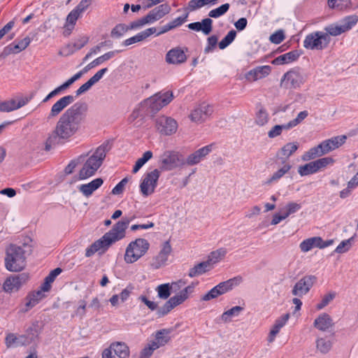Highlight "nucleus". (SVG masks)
<instances>
[{
	"label": "nucleus",
	"mask_w": 358,
	"mask_h": 358,
	"mask_svg": "<svg viewBox=\"0 0 358 358\" xmlns=\"http://www.w3.org/2000/svg\"><path fill=\"white\" fill-rule=\"evenodd\" d=\"M87 106L75 103L69 108L59 118L55 127L45 142V150L49 151L61 141H69L80 129Z\"/></svg>",
	"instance_id": "f257e3e1"
},
{
	"label": "nucleus",
	"mask_w": 358,
	"mask_h": 358,
	"mask_svg": "<svg viewBox=\"0 0 358 358\" xmlns=\"http://www.w3.org/2000/svg\"><path fill=\"white\" fill-rule=\"evenodd\" d=\"M134 218V216L131 218L123 217L120 221L115 224L108 232L106 233L101 238L94 242L86 249L85 257H90L96 252L102 254L113 243L122 239L125 236V230Z\"/></svg>",
	"instance_id": "f03ea898"
},
{
	"label": "nucleus",
	"mask_w": 358,
	"mask_h": 358,
	"mask_svg": "<svg viewBox=\"0 0 358 358\" xmlns=\"http://www.w3.org/2000/svg\"><path fill=\"white\" fill-rule=\"evenodd\" d=\"M346 139L347 136L345 135H341L325 140L318 145L306 152L302 155V159L303 161H309L317 157L326 155L343 145Z\"/></svg>",
	"instance_id": "7ed1b4c3"
},
{
	"label": "nucleus",
	"mask_w": 358,
	"mask_h": 358,
	"mask_svg": "<svg viewBox=\"0 0 358 358\" xmlns=\"http://www.w3.org/2000/svg\"><path fill=\"white\" fill-rule=\"evenodd\" d=\"M26 245L18 246L9 245L6 250L5 266L11 272H18L24 269L26 265L24 248Z\"/></svg>",
	"instance_id": "20e7f679"
},
{
	"label": "nucleus",
	"mask_w": 358,
	"mask_h": 358,
	"mask_svg": "<svg viewBox=\"0 0 358 358\" xmlns=\"http://www.w3.org/2000/svg\"><path fill=\"white\" fill-rule=\"evenodd\" d=\"M107 145H102L96 148L95 152L87 158L83 168L79 171L80 180L87 179L95 174L102 164L106 155Z\"/></svg>",
	"instance_id": "39448f33"
},
{
	"label": "nucleus",
	"mask_w": 358,
	"mask_h": 358,
	"mask_svg": "<svg viewBox=\"0 0 358 358\" xmlns=\"http://www.w3.org/2000/svg\"><path fill=\"white\" fill-rule=\"evenodd\" d=\"M173 99L172 92H159L145 99L142 103V107L145 108L147 113L155 114L163 107L167 106Z\"/></svg>",
	"instance_id": "423d86ee"
},
{
	"label": "nucleus",
	"mask_w": 358,
	"mask_h": 358,
	"mask_svg": "<svg viewBox=\"0 0 358 358\" xmlns=\"http://www.w3.org/2000/svg\"><path fill=\"white\" fill-rule=\"evenodd\" d=\"M150 248L149 242L142 238H136L129 243L124 254V261L127 264H133L144 256Z\"/></svg>",
	"instance_id": "0eeeda50"
},
{
	"label": "nucleus",
	"mask_w": 358,
	"mask_h": 358,
	"mask_svg": "<svg viewBox=\"0 0 358 358\" xmlns=\"http://www.w3.org/2000/svg\"><path fill=\"white\" fill-rule=\"evenodd\" d=\"M159 165L162 171H172L185 166L184 157L179 152L166 150L159 156Z\"/></svg>",
	"instance_id": "6e6552de"
},
{
	"label": "nucleus",
	"mask_w": 358,
	"mask_h": 358,
	"mask_svg": "<svg viewBox=\"0 0 358 358\" xmlns=\"http://www.w3.org/2000/svg\"><path fill=\"white\" fill-rule=\"evenodd\" d=\"M243 282V278L240 275L231 278L224 282L219 283L217 285L212 288L208 293L203 295L202 301H210L215 299L219 296L231 290L234 287L238 286Z\"/></svg>",
	"instance_id": "1a4fd4ad"
},
{
	"label": "nucleus",
	"mask_w": 358,
	"mask_h": 358,
	"mask_svg": "<svg viewBox=\"0 0 358 358\" xmlns=\"http://www.w3.org/2000/svg\"><path fill=\"white\" fill-rule=\"evenodd\" d=\"M331 38L324 31H314L308 34L303 41V47L311 50H322L329 44Z\"/></svg>",
	"instance_id": "9d476101"
},
{
	"label": "nucleus",
	"mask_w": 358,
	"mask_h": 358,
	"mask_svg": "<svg viewBox=\"0 0 358 358\" xmlns=\"http://www.w3.org/2000/svg\"><path fill=\"white\" fill-rule=\"evenodd\" d=\"M358 22V16L357 15H348L342 19L337 23H334L327 26L324 28L326 34L328 36H337L343 33L350 30Z\"/></svg>",
	"instance_id": "9b49d317"
},
{
	"label": "nucleus",
	"mask_w": 358,
	"mask_h": 358,
	"mask_svg": "<svg viewBox=\"0 0 358 358\" xmlns=\"http://www.w3.org/2000/svg\"><path fill=\"white\" fill-rule=\"evenodd\" d=\"M306 80V75L299 69H292L285 73L280 81L281 87L287 89L300 87Z\"/></svg>",
	"instance_id": "f8f14e48"
},
{
	"label": "nucleus",
	"mask_w": 358,
	"mask_h": 358,
	"mask_svg": "<svg viewBox=\"0 0 358 358\" xmlns=\"http://www.w3.org/2000/svg\"><path fill=\"white\" fill-rule=\"evenodd\" d=\"M160 171L157 169L147 173L140 184V190L144 196L152 194L157 185Z\"/></svg>",
	"instance_id": "ddd939ff"
},
{
	"label": "nucleus",
	"mask_w": 358,
	"mask_h": 358,
	"mask_svg": "<svg viewBox=\"0 0 358 358\" xmlns=\"http://www.w3.org/2000/svg\"><path fill=\"white\" fill-rule=\"evenodd\" d=\"M29 279L27 273L12 275L7 278L3 284V290L6 293L17 292L21 287L25 284Z\"/></svg>",
	"instance_id": "4468645a"
},
{
	"label": "nucleus",
	"mask_w": 358,
	"mask_h": 358,
	"mask_svg": "<svg viewBox=\"0 0 358 358\" xmlns=\"http://www.w3.org/2000/svg\"><path fill=\"white\" fill-rule=\"evenodd\" d=\"M129 349L122 342L112 343L110 347L103 350L102 358H129Z\"/></svg>",
	"instance_id": "2eb2a0df"
},
{
	"label": "nucleus",
	"mask_w": 358,
	"mask_h": 358,
	"mask_svg": "<svg viewBox=\"0 0 358 358\" xmlns=\"http://www.w3.org/2000/svg\"><path fill=\"white\" fill-rule=\"evenodd\" d=\"M155 124L157 131L163 135H171L178 129L177 122L173 118L165 115L156 118Z\"/></svg>",
	"instance_id": "dca6fc26"
},
{
	"label": "nucleus",
	"mask_w": 358,
	"mask_h": 358,
	"mask_svg": "<svg viewBox=\"0 0 358 358\" xmlns=\"http://www.w3.org/2000/svg\"><path fill=\"white\" fill-rule=\"evenodd\" d=\"M211 106L206 103H202L191 110L189 117L190 120L196 124L205 122L213 113Z\"/></svg>",
	"instance_id": "f3484780"
},
{
	"label": "nucleus",
	"mask_w": 358,
	"mask_h": 358,
	"mask_svg": "<svg viewBox=\"0 0 358 358\" xmlns=\"http://www.w3.org/2000/svg\"><path fill=\"white\" fill-rule=\"evenodd\" d=\"M316 280L317 278L313 275L303 277L294 285L292 294L299 297L306 295L315 283Z\"/></svg>",
	"instance_id": "a211bd4d"
},
{
	"label": "nucleus",
	"mask_w": 358,
	"mask_h": 358,
	"mask_svg": "<svg viewBox=\"0 0 358 358\" xmlns=\"http://www.w3.org/2000/svg\"><path fill=\"white\" fill-rule=\"evenodd\" d=\"M75 98L72 95H66L59 99L51 107L48 118L57 117L66 108L73 103Z\"/></svg>",
	"instance_id": "6ab92c4d"
},
{
	"label": "nucleus",
	"mask_w": 358,
	"mask_h": 358,
	"mask_svg": "<svg viewBox=\"0 0 358 358\" xmlns=\"http://www.w3.org/2000/svg\"><path fill=\"white\" fill-rule=\"evenodd\" d=\"M171 251L172 248L169 241H165L158 255L153 258L151 266L155 269H158L165 266Z\"/></svg>",
	"instance_id": "aec40b11"
},
{
	"label": "nucleus",
	"mask_w": 358,
	"mask_h": 358,
	"mask_svg": "<svg viewBox=\"0 0 358 358\" xmlns=\"http://www.w3.org/2000/svg\"><path fill=\"white\" fill-rule=\"evenodd\" d=\"M212 145H208L190 154L186 159L184 158L185 166L198 164L212 151Z\"/></svg>",
	"instance_id": "412c9836"
},
{
	"label": "nucleus",
	"mask_w": 358,
	"mask_h": 358,
	"mask_svg": "<svg viewBox=\"0 0 358 358\" xmlns=\"http://www.w3.org/2000/svg\"><path fill=\"white\" fill-rule=\"evenodd\" d=\"M271 72V67L270 66H259L247 72L245 78L249 82H255L267 77Z\"/></svg>",
	"instance_id": "4be33fe9"
},
{
	"label": "nucleus",
	"mask_w": 358,
	"mask_h": 358,
	"mask_svg": "<svg viewBox=\"0 0 358 358\" xmlns=\"http://www.w3.org/2000/svg\"><path fill=\"white\" fill-rule=\"evenodd\" d=\"M334 325L331 317L327 313H321L315 320L313 326L317 329L325 332L328 331Z\"/></svg>",
	"instance_id": "5701e85b"
},
{
	"label": "nucleus",
	"mask_w": 358,
	"mask_h": 358,
	"mask_svg": "<svg viewBox=\"0 0 358 358\" xmlns=\"http://www.w3.org/2000/svg\"><path fill=\"white\" fill-rule=\"evenodd\" d=\"M45 296L41 290H36L29 293L24 299V307L22 308L23 312H27L36 304L39 303Z\"/></svg>",
	"instance_id": "b1692460"
},
{
	"label": "nucleus",
	"mask_w": 358,
	"mask_h": 358,
	"mask_svg": "<svg viewBox=\"0 0 358 358\" xmlns=\"http://www.w3.org/2000/svg\"><path fill=\"white\" fill-rule=\"evenodd\" d=\"M187 57L184 51L180 48L170 50L166 55V62L172 64H180L185 62Z\"/></svg>",
	"instance_id": "393cba45"
},
{
	"label": "nucleus",
	"mask_w": 358,
	"mask_h": 358,
	"mask_svg": "<svg viewBox=\"0 0 358 358\" xmlns=\"http://www.w3.org/2000/svg\"><path fill=\"white\" fill-rule=\"evenodd\" d=\"M187 27L191 30L202 31L203 34L208 35L213 29V20L210 18H205L201 22L190 23Z\"/></svg>",
	"instance_id": "a878e982"
},
{
	"label": "nucleus",
	"mask_w": 358,
	"mask_h": 358,
	"mask_svg": "<svg viewBox=\"0 0 358 358\" xmlns=\"http://www.w3.org/2000/svg\"><path fill=\"white\" fill-rule=\"evenodd\" d=\"M170 11L171 7L168 4L164 3L150 10L147 15V18L151 23H153L169 13Z\"/></svg>",
	"instance_id": "bb28decb"
},
{
	"label": "nucleus",
	"mask_w": 358,
	"mask_h": 358,
	"mask_svg": "<svg viewBox=\"0 0 358 358\" xmlns=\"http://www.w3.org/2000/svg\"><path fill=\"white\" fill-rule=\"evenodd\" d=\"M5 344L7 348H14L29 345V341H27V338L24 334L16 335L13 333H9L6 335L5 338Z\"/></svg>",
	"instance_id": "cd10ccee"
},
{
	"label": "nucleus",
	"mask_w": 358,
	"mask_h": 358,
	"mask_svg": "<svg viewBox=\"0 0 358 358\" xmlns=\"http://www.w3.org/2000/svg\"><path fill=\"white\" fill-rule=\"evenodd\" d=\"M81 14H80L78 11L73 9L67 15L66 19V22L64 26V31L63 34L65 36H69L72 31L73 30L76 21L79 17H81Z\"/></svg>",
	"instance_id": "c85d7f7f"
},
{
	"label": "nucleus",
	"mask_w": 358,
	"mask_h": 358,
	"mask_svg": "<svg viewBox=\"0 0 358 358\" xmlns=\"http://www.w3.org/2000/svg\"><path fill=\"white\" fill-rule=\"evenodd\" d=\"M103 181L101 178H98L89 183L83 184L78 187V190L86 197L91 196L94 191L99 188Z\"/></svg>",
	"instance_id": "c756f323"
},
{
	"label": "nucleus",
	"mask_w": 358,
	"mask_h": 358,
	"mask_svg": "<svg viewBox=\"0 0 358 358\" xmlns=\"http://www.w3.org/2000/svg\"><path fill=\"white\" fill-rule=\"evenodd\" d=\"M169 334V330L166 329H161L156 332L155 339L150 343H151L156 349L164 346L170 341Z\"/></svg>",
	"instance_id": "7c9ffc66"
},
{
	"label": "nucleus",
	"mask_w": 358,
	"mask_h": 358,
	"mask_svg": "<svg viewBox=\"0 0 358 358\" xmlns=\"http://www.w3.org/2000/svg\"><path fill=\"white\" fill-rule=\"evenodd\" d=\"M156 31H157L156 28H155V27L148 28V29L137 34L136 35L124 41L123 45L129 46L134 43L141 42V41H143L144 39L147 38L148 37H149L150 36H151L152 34H155L156 32Z\"/></svg>",
	"instance_id": "2f4dec72"
},
{
	"label": "nucleus",
	"mask_w": 358,
	"mask_h": 358,
	"mask_svg": "<svg viewBox=\"0 0 358 358\" xmlns=\"http://www.w3.org/2000/svg\"><path fill=\"white\" fill-rule=\"evenodd\" d=\"M31 43V38L26 36L23 39L18 41L16 44H10L5 48L4 52L6 55L17 54L24 50Z\"/></svg>",
	"instance_id": "473e14b6"
},
{
	"label": "nucleus",
	"mask_w": 358,
	"mask_h": 358,
	"mask_svg": "<svg viewBox=\"0 0 358 358\" xmlns=\"http://www.w3.org/2000/svg\"><path fill=\"white\" fill-rule=\"evenodd\" d=\"M41 330V328L38 321L34 322L25 329L24 336H25L27 341H29V344L34 342L38 338Z\"/></svg>",
	"instance_id": "72a5a7b5"
},
{
	"label": "nucleus",
	"mask_w": 358,
	"mask_h": 358,
	"mask_svg": "<svg viewBox=\"0 0 358 358\" xmlns=\"http://www.w3.org/2000/svg\"><path fill=\"white\" fill-rule=\"evenodd\" d=\"M299 53L296 50L290 51L275 58L272 61V64L274 65H282L289 64L296 60L299 57Z\"/></svg>",
	"instance_id": "f704fd0d"
},
{
	"label": "nucleus",
	"mask_w": 358,
	"mask_h": 358,
	"mask_svg": "<svg viewBox=\"0 0 358 358\" xmlns=\"http://www.w3.org/2000/svg\"><path fill=\"white\" fill-rule=\"evenodd\" d=\"M76 80L71 77L68 79L66 82H64L61 85L57 87L52 91H51L42 101V103H46L51 99L54 98L56 96L59 95L63 92L66 90L73 83H74Z\"/></svg>",
	"instance_id": "c9c22d12"
},
{
	"label": "nucleus",
	"mask_w": 358,
	"mask_h": 358,
	"mask_svg": "<svg viewBox=\"0 0 358 358\" xmlns=\"http://www.w3.org/2000/svg\"><path fill=\"white\" fill-rule=\"evenodd\" d=\"M119 52H120V50H115L109 51V52L103 54V55H101V56L97 57L96 59H95L94 60H93L91 63L88 64L85 67V71H88L90 69H92L96 66H99V65L103 64V62L110 59L111 58L114 57L115 56V55L118 54Z\"/></svg>",
	"instance_id": "e433bc0d"
},
{
	"label": "nucleus",
	"mask_w": 358,
	"mask_h": 358,
	"mask_svg": "<svg viewBox=\"0 0 358 358\" xmlns=\"http://www.w3.org/2000/svg\"><path fill=\"white\" fill-rule=\"evenodd\" d=\"M292 166L289 163L283 162V166L275 171L265 182L266 185H271L279 181L291 169Z\"/></svg>",
	"instance_id": "4c0bfd02"
},
{
	"label": "nucleus",
	"mask_w": 358,
	"mask_h": 358,
	"mask_svg": "<svg viewBox=\"0 0 358 358\" xmlns=\"http://www.w3.org/2000/svg\"><path fill=\"white\" fill-rule=\"evenodd\" d=\"M321 237L315 236L303 240L299 245V248L303 252H308L314 248H320Z\"/></svg>",
	"instance_id": "58836bf2"
},
{
	"label": "nucleus",
	"mask_w": 358,
	"mask_h": 358,
	"mask_svg": "<svg viewBox=\"0 0 358 358\" xmlns=\"http://www.w3.org/2000/svg\"><path fill=\"white\" fill-rule=\"evenodd\" d=\"M299 144L296 142L287 143L279 150L278 155L281 159H287L298 149Z\"/></svg>",
	"instance_id": "ea45409f"
},
{
	"label": "nucleus",
	"mask_w": 358,
	"mask_h": 358,
	"mask_svg": "<svg viewBox=\"0 0 358 358\" xmlns=\"http://www.w3.org/2000/svg\"><path fill=\"white\" fill-rule=\"evenodd\" d=\"M332 345V341L325 337H319L315 341L316 349L322 354H327L331 350Z\"/></svg>",
	"instance_id": "a19ab883"
},
{
	"label": "nucleus",
	"mask_w": 358,
	"mask_h": 358,
	"mask_svg": "<svg viewBox=\"0 0 358 358\" xmlns=\"http://www.w3.org/2000/svg\"><path fill=\"white\" fill-rule=\"evenodd\" d=\"M243 310V308L239 306H234L231 308L224 311L221 317V320L224 323H228L231 321V319L238 317Z\"/></svg>",
	"instance_id": "79ce46f5"
},
{
	"label": "nucleus",
	"mask_w": 358,
	"mask_h": 358,
	"mask_svg": "<svg viewBox=\"0 0 358 358\" xmlns=\"http://www.w3.org/2000/svg\"><path fill=\"white\" fill-rule=\"evenodd\" d=\"M178 305H180V303L173 296H172L164 304L162 308L157 310V315L159 317H163L167 315L173 308Z\"/></svg>",
	"instance_id": "37998d69"
},
{
	"label": "nucleus",
	"mask_w": 358,
	"mask_h": 358,
	"mask_svg": "<svg viewBox=\"0 0 358 358\" xmlns=\"http://www.w3.org/2000/svg\"><path fill=\"white\" fill-rule=\"evenodd\" d=\"M210 269L209 262H203L196 265H195L193 268H190L189 271L188 275L190 278H194L196 276H199L206 273Z\"/></svg>",
	"instance_id": "c03bdc74"
},
{
	"label": "nucleus",
	"mask_w": 358,
	"mask_h": 358,
	"mask_svg": "<svg viewBox=\"0 0 358 358\" xmlns=\"http://www.w3.org/2000/svg\"><path fill=\"white\" fill-rule=\"evenodd\" d=\"M24 105V101L17 102L15 100L0 102V111L10 112L18 109Z\"/></svg>",
	"instance_id": "a18cd8bd"
},
{
	"label": "nucleus",
	"mask_w": 358,
	"mask_h": 358,
	"mask_svg": "<svg viewBox=\"0 0 358 358\" xmlns=\"http://www.w3.org/2000/svg\"><path fill=\"white\" fill-rule=\"evenodd\" d=\"M268 113L264 108L261 106L256 113L255 123L259 127H263L268 122Z\"/></svg>",
	"instance_id": "49530a36"
},
{
	"label": "nucleus",
	"mask_w": 358,
	"mask_h": 358,
	"mask_svg": "<svg viewBox=\"0 0 358 358\" xmlns=\"http://www.w3.org/2000/svg\"><path fill=\"white\" fill-rule=\"evenodd\" d=\"M194 285L192 284L190 285L187 286L177 294L173 296V297L176 299V301L180 303H182L185 301H186L189 295L194 292Z\"/></svg>",
	"instance_id": "de8ad7c7"
},
{
	"label": "nucleus",
	"mask_w": 358,
	"mask_h": 358,
	"mask_svg": "<svg viewBox=\"0 0 358 358\" xmlns=\"http://www.w3.org/2000/svg\"><path fill=\"white\" fill-rule=\"evenodd\" d=\"M227 251L224 248H220L210 252L206 262H209V265L214 264L222 260L226 255Z\"/></svg>",
	"instance_id": "09e8293b"
},
{
	"label": "nucleus",
	"mask_w": 358,
	"mask_h": 358,
	"mask_svg": "<svg viewBox=\"0 0 358 358\" xmlns=\"http://www.w3.org/2000/svg\"><path fill=\"white\" fill-rule=\"evenodd\" d=\"M152 156L153 155L151 151L148 150L145 152L142 157L138 159V160L136 162V164L132 170V173H136L141 169V168L152 157Z\"/></svg>",
	"instance_id": "8fccbe9b"
},
{
	"label": "nucleus",
	"mask_w": 358,
	"mask_h": 358,
	"mask_svg": "<svg viewBox=\"0 0 358 358\" xmlns=\"http://www.w3.org/2000/svg\"><path fill=\"white\" fill-rule=\"evenodd\" d=\"M291 129L290 127L288 126V123L283 124H276L273 126L268 131V136L270 138H274L281 135L283 130L288 131Z\"/></svg>",
	"instance_id": "3c124183"
},
{
	"label": "nucleus",
	"mask_w": 358,
	"mask_h": 358,
	"mask_svg": "<svg viewBox=\"0 0 358 358\" xmlns=\"http://www.w3.org/2000/svg\"><path fill=\"white\" fill-rule=\"evenodd\" d=\"M314 162H310L298 168V173L301 176H305L317 173Z\"/></svg>",
	"instance_id": "603ef678"
},
{
	"label": "nucleus",
	"mask_w": 358,
	"mask_h": 358,
	"mask_svg": "<svg viewBox=\"0 0 358 358\" xmlns=\"http://www.w3.org/2000/svg\"><path fill=\"white\" fill-rule=\"evenodd\" d=\"M171 286L169 283L159 285L156 288L158 296L162 299H167L171 295Z\"/></svg>",
	"instance_id": "864d4df0"
},
{
	"label": "nucleus",
	"mask_w": 358,
	"mask_h": 358,
	"mask_svg": "<svg viewBox=\"0 0 358 358\" xmlns=\"http://www.w3.org/2000/svg\"><path fill=\"white\" fill-rule=\"evenodd\" d=\"M229 7H230L229 3H224V4L221 5L220 6L211 10L208 13V16L210 17H213V18L220 17V16L224 15L229 10Z\"/></svg>",
	"instance_id": "5fc2aeb1"
},
{
	"label": "nucleus",
	"mask_w": 358,
	"mask_h": 358,
	"mask_svg": "<svg viewBox=\"0 0 358 358\" xmlns=\"http://www.w3.org/2000/svg\"><path fill=\"white\" fill-rule=\"evenodd\" d=\"M236 36V32L235 30H231L228 34L222 39L219 43V48L221 50L226 48L235 39Z\"/></svg>",
	"instance_id": "6e6d98bb"
},
{
	"label": "nucleus",
	"mask_w": 358,
	"mask_h": 358,
	"mask_svg": "<svg viewBox=\"0 0 358 358\" xmlns=\"http://www.w3.org/2000/svg\"><path fill=\"white\" fill-rule=\"evenodd\" d=\"M207 5H208L207 0H190L186 10L189 12H193Z\"/></svg>",
	"instance_id": "4d7b16f0"
},
{
	"label": "nucleus",
	"mask_w": 358,
	"mask_h": 358,
	"mask_svg": "<svg viewBox=\"0 0 358 358\" xmlns=\"http://www.w3.org/2000/svg\"><path fill=\"white\" fill-rule=\"evenodd\" d=\"M315 165L317 171L327 167L329 164H332L334 162V159L330 157H323L313 161Z\"/></svg>",
	"instance_id": "13d9d810"
},
{
	"label": "nucleus",
	"mask_w": 358,
	"mask_h": 358,
	"mask_svg": "<svg viewBox=\"0 0 358 358\" xmlns=\"http://www.w3.org/2000/svg\"><path fill=\"white\" fill-rule=\"evenodd\" d=\"M308 115V112L307 110L301 111L296 116V118L289 121L288 126L290 127L291 129L295 127L301 122H303Z\"/></svg>",
	"instance_id": "bf43d9fd"
},
{
	"label": "nucleus",
	"mask_w": 358,
	"mask_h": 358,
	"mask_svg": "<svg viewBox=\"0 0 358 358\" xmlns=\"http://www.w3.org/2000/svg\"><path fill=\"white\" fill-rule=\"evenodd\" d=\"M350 3V0H328V5L330 8H336L340 10L347 8Z\"/></svg>",
	"instance_id": "052dcab7"
},
{
	"label": "nucleus",
	"mask_w": 358,
	"mask_h": 358,
	"mask_svg": "<svg viewBox=\"0 0 358 358\" xmlns=\"http://www.w3.org/2000/svg\"><path fill=\"white\" fill-rule=\"evenodd\" d=\"M218 38L215 35L209 36L207 38V44L204 48V53L208 54L213 51L217 44Z\"/></svg>",
	"instance_id": "680f3d73"
},
{
	"label": "nucleus",
	"mask_w": 358,
	"mask_h": 358,
	"mask_svg": "<svg viewBox=\"0 0 358 358\" xmlns=\"http://www.w3.org/2000/svg\"><path fill=\"white\" fill-rule=\"evenodd\" d=\"M336 294L334 292H330L327 294H325L321 301L317 304V309L321 310L327 306L334 298Z\"/></svg>",
	"instance_id": "e2e57ef3"
},
{
	"label": "nucleus",
	"mask_w": 358,
	"mask_h": 358,
	"mask_svg": "<svg viewBox=\"0 0 358 358\" xmlns=\"http://www.w3.org/2000/svg\"><path fill=\"white\" fill-rule=\"evenodd\" d=\"M289 319V314L286 313L282 315H281L280 317H278L275 321L272 327L280 331L281 328H282L286 323L287 322L288 320Z\"/></svg>",
	"instance_id": "0e129e2a"
},
{
	"label": "nucleus",
	"mask_w": 358,
	"mask_h": 358,
	"mask_svg": "<svg viewBox=\"0 0 358 358\" xmlns=\"http://www.w3.org/2000/svg\"><path fill=\"white\" fill-rule=\"evenodd\" d=\"M85 157L80 155L77 159L71 160L70 163L66 166L64 171L66 174H71L73 173L76 166L84 160Z\"/></svg>",
	"instance_id": "69168bd1"
},
{
	"label": "nucleus",
	"mask_w": 358,
	"mask_h": 358,
	"mask_svg": "<svg viewBox=\"0 0 358 358\" xmlns=\"http://www.w3.org/2000/svg\"><path fill=\"white\" fill-rule=\"evenodd\" d=\"M285 39V34L282 30H278L270 36L269 40L275 44L280 43Z\"/></svg>",
	"instance_id": "338daca9"
},
{
	"label": "nucleus",
	"mask_w": 358,
	"mask_h": 358,
	"mask_svg": "<svg viewBox=\"0 0 358 358\" xmlns=\"http://www.w3.org/2000/svg\"><path fill=\"white\" fill-rule=\"evenodd\" d=\"M157 350L151 343H148V345L142 350L140 355V358H149Z\"/></svg>",
	"instance_id": "774afa93"
}]
</instances>
